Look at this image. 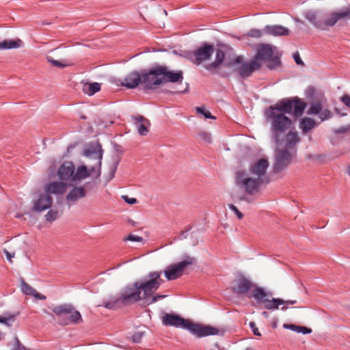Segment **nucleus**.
Segmentation results:
<instances>
[{"label":"nucleus","mask_w":350,"mask_h":350,"mask_svg":"<svg viewBox=\"0 0 350 350\" xmlns=\"http://www.w3.org/2000/svg\"><path fill=\"white\" fill-rule=\"evenodd\" d=\"M307 105L298 96H293L280 99L265 110V119L270 124L271 139L277 146L284 147L275 151L273 167L275 174L280 173L290 165L293 159L290 150L295 148L297 144L301 141L298 133L293 131L294 120L286 114L299 118Z\"/></svg>","instance_id":"obj_1"},{"label":"nucleus","mask_w":350,"mask_h":350,"mask_svg":"<svg viewBox=\"0 0 350 350\" xmlns=\"http://www.w3.org/2000/svg\"><path fill=\"white\" fill-rule=\"evenodd\" d=\"M162 323L166 326L185 328L198 337L223 335L224 334V329H218L210 325L195 324L174 313H165L162 317Z\"/></svg>","instance_id":"obj_2"},{"label":"nucleus","mask_w":350,"mask_h":350,"mask_svg":"<svg viewBox=\"0 0 350 350\" xmlns=\"http://www.w3.org/2000/svg\"><path fill=\"white\" fill-rule=\"evenodd\" d=\"M157 289V286H130L126 287L119 297H113L104 306L108 309H116L121 306L133 304L145 299L148 291Z\"/></svg>","instance_id":"obj_3"},{"label":"nucleus","mask_w":350,"mask_h":350,"mask_svg":"<svg viewBox=\"0 0 350 350\" xmlns=\"http://www.w3.org/2000/svg\"><path fill=\"white\" fill-rule=\"evenodd\" d=\"M148 76H152L153 90L165 83H181L183 80L182 70H171L167 66L156 64L150 68ZM148 75H146V78Z\"/></svg>","instance_id":"obj_4"},{"label":"nucleus","mask_w":350,"mask_h":350,"mask_svg":"<svg viewBox=\"0 0 350 350\" xmlns=\"http://www.w3.org/2000/svg\"><path fill=\"white\" fill-rule=\"evenodd\" d=\"M304 17L317 29L325 31L328 27H333L340 19L348 16L345 8L341 12H334L329 14V16L322 21L319 18L317 11L307 10L304 14Z\"/></svg>","instance_id":"obj_5"},{"label":"nucleus","mask_w":350,"mask_h":350,"mask_svg":"<svg viewBox=\"0 0 350 350\" xmlns=\"http://www.w3.org/2000/svg\"><path fill=\"white\" fill-rule=\"evenodd\" d=\"M150 72L149 69H143L140 72L134 70L129 73L120 82V85L127 89H134L139 84H142L144 91L153 90L151 84L152 82V76H148Z\"/></svg>","instance_id":"obj_6"},{"label":"nucleus","mask_w":350,"mask_h":350,"mask_svg":"<svg viewBox=\"0 0 350 350\" xmlns=\"http://www.w3.org/2000/svg\"><path fill=\"white\" fill-rule=\"evenodd\" d=\"M196 263V259L194 257L187 256L183 260L167 266L163 273L168 281L175 280L184 274H188Z\"/></svg>","instance_id":"obj_7"},{"label":"nucleus","mask_w":350,"mask_h":350,"mask_svg":"<svg viewBox=\"0 0 350 350\" xmlns=\"http://www.w3.org/2000/svg\"><path fill=\"white\" fill-rule=\"evenodd\" d=\"M215 47L208 42H203L202 45L193 51H185V57L196 65H200L203 62L209 60L213 54Z\"/></svg>","instance_id":"obj_8"},{"label":"nucleus","mask_w":350,"mask_h":350,"mask_svg":"<svg viewBox=\"0 0 350 350\" xmlns=\"http://www.w3.org/2000/svg\"><path fill=\"white\" fill-rule=\"evenodd\" d=\"M273 49L270 44H260L257 48L254 59L257 62L267 61V68L270 70L275 69L281 66V61L279 57L273 56Z\"/></svg>","instance_id":"obj_9"},{"label":"nucleus","mask_w":350,"mask_h":350,"mask_svg":"<svg viewBox=\"0 0 350 350\" xmlns=\"http://www.w3.org/2000/svg\"><path fill=\"white\" fill-rule=\"evenodd\" d=\"M53 312L62 319V323L68 325L70 323H78L82 321L80 313L74 308L68 304L59 305L53 308Z\"/></svg>","instance_id":"obj_10"},{"label":"nucleus","mask_w":350,"mask_h":350,"mask_svg":"<svg viewBox=\"0 0 350 350\" xmlns=\"http://www.w3.org/2000/svg\"><path fill=\"white\" fill-rule=\"evenodd\" d=\"M272 296L271 292H266L263 288L256 287L253 291V297L258 301L265 303V307L268 310H275L278 306L284 304V300L279 298L267 299Z\"/></svg>","instance_id":"obj_11"},{"label":"nucleus","mask_w":350,"mask_h":350,"mask_svg":"<svg viewBox=\"0 0 350 350\" xmlns=\"http://www.w3.org/2000/svg\"><path fill=\"white\" fill-rule=\"evenodd\" d=\"M237 182L238 185L244 187L247 193L251 195L255 191H258V187L264 183V180L262 178L246 177V172L243 170L237 172Z\"/></svg>","instance_id":"obj_12"},{"label":"nucleus","mask_w":350,"mask_h":350,"mask_svg":"<svg viewBox=\"0 0 350 350\" xmlns=\"http://www.w3.org/2000/svg\"><path fill=\"white\" fill-rule=\"evenodd\" d=\"M104 150L102 148V145L98 141L91 142L88 144V146L84 148L83 154L86 157H91L93 155H96L94 158L97 159V176L98 178L101 174V165L102 159L103 156Z\"/></svg>","instance_id":"obj_13"},{"label":"nucleus","mask_w":350,"mask_h":350,"mask_svg":"<svg viewBox=\"0 0 350 350\" xmlns=\"http://www.w3.org/2000/svg\"><path fill=\"white\" fill-rule=\"evenodd\" d=\"M244 61L243 56L235 55L233 58L227 59L224 62L222 66L218 68L215 71V75H219L222 78L229 77L232 73L236 72L233 68L236 64H241Z\"/></svg>","instance_id":"obj_14"},{"label":"nucleus","mask_w":350,"mask_h":350,"mask_svg":"<svg viewBox=\"0 0 350 350\" xmlns=\"http://www.w3.org/2000/svg\"><path fill=\"white\" fill-rule=\"evenodd\" d=\"M261 64L253 59L252 61L246 63L243 61L241 66L236 68L234 71L239 73L241 78L245 79L251 76L254 71L259 70Z\"/></svg>","instance_id":"obj_15"},{"label":"nucleus","mask_w":350,"mask_h":350,"mask_svg":"<svg viewBox=\"0 0 350 350\" xmlns=\"http://www.w3.org/2000/svg\"><path fill=\"white\" fill-rule=\"evenodd\" d=\"M74 172V163L72 161H66L59 167L57 174L62 181H72Z\"/></svg>","instance_id":"obj_16"},{"label":"nucleus","mask_w":350,"mask_h":350,"mask_svg":"<svg viewBox=\"0 0 350 350\" xmlns=\"http://www.w3.org/2000/svg\"><path fill=\"white\" fill-rule=\"evenodd\" d=\"M53 203V198L46 193H40L38 198L33 202V211L42 212L51 208Z\"/></svg>","instance_id":"obj_17"},{"label":"nucleus","mask_w":350,"mask_h":350,"mask_svg":"<svg viewBox=\"0 0 350 350\" xmlns=\"http://www.w3.org/2000/svg\"><path fill=\"white\" fill-rule=\"evenodd\" d=\"M226 54L221 49H217L215 51V59L213 62L204 66V68L211 75H215L216 70L222 66L225 61Z\"/></svg>","instance_id":"obj_18"},{"label":"nucleus","mask_w":350,"mask_h":350,"mask_svg":"<svg viewBox=\"0 0 350 350\" xmlns=\"http://www.w3.org/2000/svg\"><path fill=\"white\" fill-rule=\"evenodd\" d=\"M269 163L267 159L262 158L258 159L250 168V174L256 175L258 178H262V176L265 174Z\"/></svg>","instance_id":"obj_19"},{"label":"nucleus","mask_w":350,"mask_h":350,"mask_svg":"<svg viewBox=\"0 0 350 350\" xmlns=\"http://www.w3.org/2000/svg\"><path fill=\"white\" fill-rule=\"evenodd\" d=\"M162 271H153L148 273L147 278L135 282V285H155L160 284L163 281L161 279Z\"/></svg>","instance_id":"obj_20"},{"label":"nucleus","mask_w":350,"mask_h":350,"mask_svg":"<svg viewBox=\"0 0 350 350\" xmlns=\"http://www.w3.org/2000/svg\"><path fill=\"white\" fill-rule=\"evenodd\" d=\"M97 173V165L92 166L90 169H88V167L84 165H80L77 167V172H74V176H72V182L79 181L82 179L88 178L90 176L92 173Z\"/></svg>","instance_id":"obj_21"},{"label":"nucleus","mask_w":350,"mask_h":350,"mask_svg":"<svg viewBox=\"0 0 350 350\" xmlns=\"http://www.w3.org/2000/svg\"><path fill=\"white\" fill-rule=\"evenodd\" d=\"M263 31L273 36H288L290 33V30L288 28L279 25H266Z\"/></svg>","instance_id":"obj_22"},{"label":"nucleus","mask_w":350,"mask_h":350,"mask_svg":"<svg viewBox=\"0 0 350 350\" xmlns=\"http://www.w3.org/2000/svg\"><path fill=\"white\" fill-rule=\"evenodd\" d=\"M134 120L138 133L142 136L146 135L148 133V128L150 125V121L140 115L134 117Z\"/></svg>","instance_id":"obj_23"},{"label":"nucleus","mask_w":350,"mask_h":350,"mask_svg":"<svg viewBox=\"0 0 350 350\" xmlns=\"http://www.w3.org/2000/svg\"><path fill=\"white\" fill-rule=\"evenodd\" d=\"M87 191L83 187H74L66 196V200L68 202H75L78 200L85 198Z\"/></svg>","instance_id":"obj_24"},{"label":"nucleus","mask_w":350,"mask_h":350,"mask_svg":"<svg viewBox=\"0 0 350 350\" xmlns=\"http://www.w3.org/2000/svg\"><path fill=\"white\" fill-rule=\"evenodd\" d=\"M66 190V185L62 182H53L46 187L45 193L48 195L63 193Z\"/></svg>","instance_id":"obj_25"},{"label":"nucleus","mask_w":350,"mask_h":350,"mask_svg":"<svg viewBox=\"0 0 350 350\" xmlns=\"http://www.w3.org/2000/svg\"><path fill=\"white\" fill-rule=\"evenodd\" d=\"M316 125V121L312 118L304 117L299 120V128L304 134L310 131Z\"/></svg>","instance_id":"obj_26"},{"label":"nucleus","mask_w":350,"mask_h":350,"mask_svg":"<svg viewBox=\"0 0 350 350\" xmlns=\"http://www.w3.org/2000/svg\"><path fill=\"white\" fill-rule=\"evenodd\" d=\"M21 291L27 295L35 297L36 299H45L46 297L38 293L31 286H21Z\"/></svg>","instance_id":"obj_27"},{"label":"nucleus","mask_w":350,"mask_h":350,"mask_svg":"<svg viewBox=\"0 0 350 350\" xmlns=\"http://www.w3.org/2000/svg\"><path fill=\"white\" fill-rule=\"evenodd\" d=\"M100 90V85L96 82L87 83L83 88V92L89 96H92Z\"/></svg>","instance_id":"obj_28"},{"label":"nucleus","mask_w":350,"mask_h":350,"mask_svg":"<svg viewBox=\"0 0 350 350\" xmlns=\"http://www.w3.org/2000/svg\"><path fill=\"white\" fill-rule=\"evenodd\" d=\"M21 42L22 41L20 39L16 40H4L0 43V49H17L20 47Z\"/></svg>","instance_id":"obj_29"},{"label":"nucleus","mask_w":350,"mask_h":350,"mask_svg":"<svg viewBox=\"0 0 350 350\" xmlns=\"http://www.w3.org/2000/svg\"><path fill=\"white\" fill-rule=\"evenodd\" d=\"M250 286H234L232 291L239 295L251 297L253 296V294L252 295L250 293Z\"/></svg>","instance_id":"obj_30"},{"label":"nucleus","mask_w":350,"mask_h":350,"mask_svg":"<svg viewBox=\"0 0 350 350\" xmlns=\"http://www.w3.org/2000/svg\"><path fill=\"white\" fill-rule=\"evenodd\" d=\"M322 110V104L319 101L312 102L310 106V108L307 111L308 115H319Z\"/></svg>","instance_id":"obj_31"},{"label":"nucleus","mask_w":350,"mask_h":350,"mask_svg":"<svg viewBox=\"0 0 350 350\" xmlns=\"http://www.w3.org/2000/svg\"><path fill=\"white\" fill-rule=\"evenodd\" d=\"M120 160H121V158L120 157H117L114 159L113 164L110 166V172L108 175L109 180H110L114 178Z\"/></svg>","instance_id":"obj_32"},{"label":"nucleus","mask_w":350,"mask_h":350,"mask_svg":"<svg viewBox=\"0 0 350 350\" xmlns=\"http://www.w3.org/2000/svg\"><path fill=\"white\" fill-rule=\"evenodd\" d=\"M319 117L321 121H325V120H329L331 118H332V113L328 109H322V110L321 111V112L319 115Z\"/></svg>","instance_id":"obj_33"},{"label":"nucleus","mask_w":350,"mask_h":350,"mask_svg":"<svg viewBox=\"0 0 350 350\" xmlns=\"http://www.w3.org/2000/svg\"><path fill=\"white\" fill-rule=\"evenodd\" d=\"M196 111L198 113L203 115L206 119H216V118L211 114V113L206 110L204 107H197Z\"/></svg>","instance_id":"obj_34"},{"label":"nucleus","mask_w":350,"mask_h":350,"mask_svg":"<svg viewBox=\"0 0 350 350\" xmlns=\"http://www.w3.org/2000/svg\"><path fill=\"white\" fill-rule=\"evenodd\" d=\"M235 284H253L249 279H247L245 275L242 273H239L237 275V279L235 280Z\"/></svg>","instance_id":"obj_35"},{"label":"nucleus","mask_w":350,"mask_h":350,"mask_svg":"<svg viewBox=\"0 0 350 350\" xmlns=\"http://www.w3.org/2000/svg\"><path fill=\"white\" fill-rule=\"evenodd\" d=\"M262 31L258 29H251L246 34L245 36L248 37L255 38H259L262 35Z\"/></svg>","instance_id":"obj_36"},{"label":"nucleus","mask_w":350,"mask_h":350,"mask_svg":"<svg viewBox=\"0 0 350 350\" xmlns=\"http://www.w3.org/2000/svg\"><path fill=\"white\" fill-rule=\"evenodd\" d=\"M15 320V316L14 315H9V316H0V323H5L7 325H11L12 323Z\"/></svg>","instance_id":"obj_37"},{"label":"nucleus","mask_w":350,"mask_h":350,"mask_svg":"<svg viewBox=\"0 0 350 350\" xmlns=\"http://www.w3.org/2000/svg\"><path fill=\"white\" fill-rule=\"evenodd\" d=\"M58 217V211L55 210H50L45 215L46 220L49 222H53Z\"/></svg>","instance_id":"obj_38"},{"label":"nucleus","mask_w":350,"mask_h":350,"mask_svg":"<svg viewBox=\"0 0 350 350\" xmlns=\"http://www.w3.org/2000/svg\"><path fill=\"white\" fill-rule=\"evenodd\" d=\"M46 59L49 62H50L53 66H54L55 67L63 68L66 66V64H65L58 60L53 59L51 57L48 56L46 57Z\"/></svg>","instance_id":"obj_39"},{"label":"nucleus","mask_w":350,"mask_h":350,"mask_svg":"<svg viewBox=\"0 0 350 350\" xmlns=\"http://www.w3.org/2000/svg\"><path fill=\"white\" fill-rule=\"evenodd\" d=\"M192 228V226L191 225H188L186 228H185V230L182 231L180 234L178 235V237H175L174 238V240H183L187 238V232H189V230H191Z\"/></svg>","instance_id":"obj_40"},{"label":"nucleus","mask_w":350,"mask_h":350,"mask_svg":"<svg viewBox=\"0 0 350 350\" xmlns=\"http://www.w3.org/2000/svg\"><path fill=\"white\" fill-rule=\"evenodd\" d=\"M228 207L231 211H232L236 214V215L239 219L243 217V214L241 211H239V210L237 208L236 206H234L232 204H228Z\"/></svg>","instance_id":"obj_41"},{"label":"nucleus","mask_w":350,"mask_h":350,"mask_svg":"<svg viewBox=\"0 0 350 350\" xmlns=\"http://www.w3.org/2000/svg\"><path fill=\"white\" fill-rule=\"evenodd\" d=\"M124 241H136L141 242L143 241V238L142 237L136 236L134 234H129L124 239Z\"/></svg>","instance_id":"obj_42"},{"label":"nucleus","mask_w":350,"mask_h":350,"mask_svg":"<svg viewBox=\"0 0 350 350\" xmlns=\"http://www.w3.org/2000/svg\"><path fill=\"white\" fill-rule=\"evenodd\" d=\"M340 101L348 108L350 109V96L344 94L340 97Z\"/></svg>","instance_id":"obj_43"},{"label":"nucleus","mask_w":350,"mask_h":350,"mask_svg":"<svg viewBox=\"0 0 350 350\" xmlns=\"http://www.w3.org/2000/svg\"><path fill=\"white\" fill-rule=\"evenodd\" d=\"M293 57L297 65L304 66V63L301 59L298 51H296L295 53H293Z\"/></svg>","instance_id":"obj_44"},{"label":"nucleus","mask_w":350,"mask_h":350,"mask_svg":"<svg viewBox=\"0 0 350 350\" xmlns=\"http://www.w3.org/2000/svg\"><path fill=\"white\" fill-rule=\"evenodd\" d=\"M122 199L124 201L129 204H135L137 202V200L136 198H129L128 196H122Z\"/></svg>","instance_id":"obj_45"},{"label":"nucleus","mask_w":350,"mask_h":350,"mask_svg":"<svg viewBox=\"0 0 350 350\" xmlns=\"http://www.w3.org/2000/svg\"><path fill=\"white\" fill-rule=\"evenodd\" d=\"M349 128H350V126H342L340 128H338L337 129H335L334 131V133L335 134H342V133H346L347 132L349 131Z\"/></svg>","instance_id":"obj_46"},{"label":"nucleus","mask_w":350,"mask_h":350,"mask_svg":"<svg viewBox=\"0 0 350 350\" xmlns=\"http://www.w3.org/2000/svg\"><path fill=\"white\" fill-rule=\"evenodd\" d=\"M315 94V89L312 86H308L306 90V94L308 97H313Z\"/></svg>","instance_id":"obj_47"},{"label":"nucleus","mask_w":350,"mask_h":350,"mask_svg":"<svg viewBox=\"0 0 350 350\" xmlns=\"http://www.w3.org/2000/svg\"><path fill=\"white\" fill-rule=\"evenodd\" d=\"M250 327H251L254 335L258 336H261V334L258 331V329L257 328L256 323L254 322H250Z\"/></svg>","instance_id":"obj_48"},{"label":"nucleus","mask_w":350,"mask_h":350,"mask_svg":"<svg viewBox=\"0 0 350 350\" xmlns=\"http://www.w3.org/2000/svg\"><path fill=\"white\" fill-rule=\"evenodd\" d=\"M284 327L286 328H288V329H290L293 331H295L296 332L300 333L301 326L290 324V325H284Z\"/></svg>","instance_id":"obj_49"},{"label":"nucleus","mask_w":350,"mask_h":350,"mask_svg":"<svg viewBox=\"0 0 350 350\" xmlns=\"http://www.w3.org/2000/svg\"><path fill=\"white\" fill-rule=\"evenodd\" d=\"M199 135H200V137L202 139H203L204 140L211 142V135L208 133L203 131V132L200 133Z\"/></svg>","instance_id":"obj_50"},{"label":"nucleus","mask_w":350,"mask_h":350,"mask_svg":"<svg viewBox=\"0 0 350 350\" xmlns=\"http://www.w3.org/2000/svg\"><path fill=\"white\" fill-rule=\"evenodd\" d=\"M113 148L116 152H120V154L124 153L123 148L121 145L114 144Z\"/></svg>","instance_id":"obj_51"},{"label":"nucleus","mask_w":350,"mask_h":350,"mask_svg":"<svg viewBox=\"0 0 350 350\" xmlns=\"http://www.w3.org/2000/svg\"><path fill=\"white\" fill-rule=\"evenodd\" d=\"M311 332H312V329L310 328L301 326L300 333H303V334H310Z\"/></svg>","instance_id":"obj_52"},{"label":"nucleus","mask_w":350,"mask_h":350,"mask_svg":"<svg viewBox=\"0 0 350 350\" xmlns=\"http://www.w3.org/2000/svg\"><path fill=\"white\" fill-rule=\"evenodd\" d=\"M142 337V334L136 333L133 335V339L135 342H139Z\"/></svg>","instance_id":"obj_53"},{"label":"nucleus","mask_w":350,"mask_h":350,"mask_svg":"<svg viewBox=\"0 0 350 350\" xmlns=\"http://www.w3.org/2000/svg\"><path fill=\"white\" fill-rule=\"evenodd\" d=\"M334 111L338 113L339 114L340 116H346L347 115V113L346 112H344L343 111L339 109L337 107H335L334 108Z\"/></svg>","instance_id":"obj_54"},{"label":"nucleus","mask_w":350,"mask_h":350,"mask_svg":"<svg viewBox=\"0 0 350 350\" xmlns=\"http://www.w3.org/2000/svg\"><path fill=\"white\" fill-rule=\"evenodd\" d=\"M5 254H6V256H7L8 259L10 260L11 258L14 257V254H11L8 251H5Z\"/></svg>","instance_id":"obj_55"},{"label":"nucleus","mask_w":350,"mask_h":350,"mask_svg":"<svg viewBox=\"0 0 350 350\" xmlns=\"http://www.w3.org/2000/svg\"><path fill=\"white\" fill-rule=\"evenodd\" d=\"M285 301V302H284V304H291V305H293V304H295L297 302V301H296V300H292V301Z\"/></svg>","instance_id":"obj_56"},{"label":"nucleus","mask_w":350,"mask_h":350,"mask_svg":"<svg viewBox=\"0 0 350 350\" xmlns=\"http://www.w3.org/2000/svg\"><path fill=\"white\" fill-rule=\"evenodd\" d=\"M295 21L297 22V23H301V24H302L304 25H306V23L303 21H301V20H300L299 18H295Z\"/></svg>","instance_id":"obj_57"},{"label":"nucleus","mask_w":350,"mask_h":350,"mask_svg":"<svg viewBox=\"0 0 350 350\" xmlns=\"http://www.w3.org/2000/svg\"><path fill=\"white\" fill-rule=\"evenodd\" d=\"M19 282H20V284H23V285L27 284L25 282V281L24 278H21L19 279Z\"/></svg>","instance_id":"obj_58"},{"label":"nucleus","mask_w":350,"mask_h":350,"mask_svg":"<svg viewBox=\"0 0 350 350\" xmlns=\"http://www.w3.org/2000/svg\"><path fill=\"white\" fill-rule=\"evenodd\" d=\"M215 348H216L217 349H211V350H222V349L220 348L219 345L217 343H216V344L215 345Z\"/></svg>","instance_id":"obj_59"},{"label":"nucleus","mask_w":350,"mask_h":350,"mask_svg":"<svg viewBox=\"0 0 350 350\" xmlns=\"http://www.w3.org/2000/svg\"><path fill=\"white\" fill-rule=\"evenodd\" d=\"M346 12L348 14V18L350 19V8H345Z\"/></svg>","instance_id":"obj_60"},{"label":"nucleus","mask_w":350,"mask_h":350,"mask_svg":"<svg viewBox=\"0 0 350 350\" xmlns=\"http://www.w3.org/2000/svg\"><path fill=\"white\" fill-rule=\"evenodd\" d=\"M188 90H189V84H187V89H185V91H182L181 92H182V93L187 92H188Z\"/></svg>","instance_id":"obj_61"},{"label":"nucleus","mask_w":350,"mask_h":350,"mask_svg":"<svg viewBox=\"0 0 350 350\" xmlns=\"http://www.w3.org/2000/svg\"><path fill=\"white\" fill-rule=\"evenodd\" d=\"M262 315L265 317H268V312H263L262 313Z\"/></svg>","instance_id":"obj_62"},{"label":"nucleus","mask_w":350,"mask_h":350,"mask_svg":"<svg viewBox=\"0 0 350 350\" xmlns=\"http://www.w3.org/2000/svg\"><path fill=\"white\" fill-rule=\"evenodd\" d=\"M74 148V146H72V145H70V146L68 147V151H69V150H70V148Z\"/></svg>","instance_id":"obj_63"},{"label":"nucleus","mask_w":350,"mask_h":350,"mask_svg":"<svg viewBox=\"0 0 350 350\" xmlns=\"http://www.w3.org/2000/svg\"><path fill=\"white\" fill-rule=\"evenodd\" d=\"M245 350H255V349L252 347H248V348L245 349Z\"/></svg>","instance_id":"obj_64"}]
</instances>
